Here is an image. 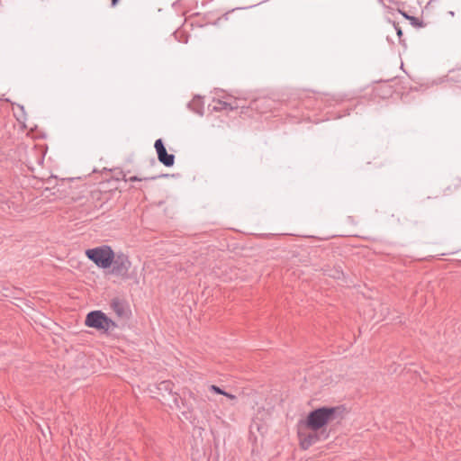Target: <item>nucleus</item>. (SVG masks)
Segmentation results:
<instances>
[{"label":"nucleus","mask_w":461,"mask_h":461,"mask_svg":"<svg viewBox=\"0 0 461 461\" xmlns=\"http://www.w3.org/2000/svg\"><path fill=\"white\" fill-rule=\"evenodd\" d=\"M338 407H322L310 411L297 424V437L303 449H308L325 434L328 425L338 416Z\"/></svg>","instance_id":"obj_1"},{"label":"nucleus","mask_w":461,"mask_h":461,"mask_svg":"<svg viewBox=\"0 0 461 461\" xmlns=\"http://www.w3.org/2000/svg\"><path fill=\"white\" fill-rule=\"evenodd\" d=\"M86 256L100 268H109L115 258L111 247L104 245L86 250Z\"/></svg>","instance_id":"obj_2"},{"label":"nucleus","mask_w":461,"mask_h":461,"mask_svg":"<svg viewBox=\"0 0 461 461\" xmlns=\"http://www.w3.org/2000/svg\"><path fill=\"white\" fill-rule=\"evenodd\" d=\"M85 325L102 332H108L117 328L116 322L102 311H93L87 313Z\"/></svg>","instance_id":"obj_3"},{"label":"nucleus","mask_w":461,"mask_h":461,"mask_svg":"<svg viewBox=\"0 0 461 461\" xmlns=\"http://www.w3.org/2000/svg\"><path fill=\"white\" fill-rule=\"evenodd\" d=\"M155 149L158 153V160L166 167H171L174 165L175 157L172 154H167L166 148L161 140L155 141Z\"/></svg>","instance_id":"obj_4"},{"label":"nucleus","mask_w":461,"mask_h":461,"mask_svg":"<svg viewBox=\"0 0 461 461\" xmlns=\"http://www.w3.org/2000/svg\"><path fill=\"white\" fill-rule=\"evenodd\" d=\"M110 306L114 314L120 319H129L131 315L129 305L118 299L113 300Z\"/></svg>","instance_id":"obj_5"},{"label":"nucleus","mask_w":461,"mask_h":461,"mask_svg":"<svg viewBox=\"0 0 461 461\" xmlns=\"http://www.w3.org/2000/svg\"><path fill=\"white\" fill-rule=\"evenodd\" d=\"M113 263V271L118 274L127 273L131 267V262L126 255L117 256Z\"/></svg>","instance_id":"obj_6"},{"label":"nucleus","mask_w":461,"mask_h":461,"mask_svg":"<svg viewBox=\"0 0 461 461\" xmlns=\"http://www.w3.org/2000/svg\"><path fill=\"white\" fill-rule=\"evenodd\" d=\"M210 106L212 107V110L214 112H220L228 109L233 110L238 108V105H234L230 103H227L220 99H214Z\"/></svg>","instance_id":"obj_7"},{"label":"nucleus","mask_w":461,"mask_h":461,"mask_svg":"<svg viewBox=\"0 0 461 461\" xmlns=\"http://www.w3.org/2000/svg\"><path fill=\"white\" fill-rule=\"evenodd\" d=\"M209 389H210V391H212V392H213V393H218V394H222V395H223V394H224V393H225V392H224V391H222L220 387H218V386H216V385H213V384H212V385H211Z\"/></svg>","instance_id":"obj_8"},{"label":"nucleus","mask_w":461,"mask_h":461,"mask_svg":"<svg viewBox=\"0 0 461 461\" xmlns=\"http://www.w3.org/2000/svg\"><path fill=\"white\" fill-rule=\"evenodd\" d=\"M147 178L145 177H138V176H131L129 177L128 179L125 177V176H123V180L124 181H142V180H146Z\"/></svg>","instance_id":"obj_9"},{"label":"nucleus","mask_w":461,"mask_h":461,"mask_svg":"<svg viewBox=\"0 0 461 461\" xmlns=\"http://www.w3.org/2000/svg\"><path fill=\"white\" fill-rule=\"evenodd\" d=\"M223 395H224V396H226L227 398L230 399V400H235V399H236V396H235V395L230 394V393H226V392L224 393V394H223Z\"/></svg>","instance_id":"obj_10"},{"label":"nucleus","mask_w":461,"mask_h":461,"mask_svg":"<svg viewBox=\"0 0 461 461\" xmlns=\"http://www.w3.org/2000/svg\"><path fill=\"white\" fill-rule=\"evenodd\" d=\"M402 30H401L400 28H397V35H398L399 37H401V36H402Z\"/></svg>","instance_id":"obj_11"},{"label":"nucleus","mask_w":461,"mask_h":461,"mask_svg":"<svg viewBox=\"0 0 461 461\" xmlns=\"http://www.w3.org/2000/svg\"><path fill=\"white\" fill-rule=\"evenodd\" d=\"M118 0H112V5L114 6L117 4Z\"/></svg>","instance_id":"obj_12"}]
</instances>
